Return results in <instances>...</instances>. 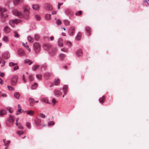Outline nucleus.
I'll return each mask as SVG.
<instances>
[{
  "label": "nucleus",
  "instance_id": "f257e3e1",
  "mask_svg": "<svg viewBox=\"0 0 149 149\" xmlns=\"http://www.w3.org/2000/svg\"><path fill=\"white\" fill-rule=\"evenodd\" d=\"M23 11L25 14L24 16L21 12H19L17 10H13V12L14 15L17 16L19 18H22L24 17L25 19H28L29 18V15L30 13L29 7L28 6H24Z\"/></svg>",
  "mask_w": 149,
  "mask_h": 149
},
{
  "label": "nucleus",
  "instance_id": "f03ea898",
  "mask_svg": "<svg viewBox=\"0 0 149 149\" xmlns=\"http://www.w3.org/2000/svg\"><path fill=\"white\" fill-rule=\"evenodd\" d=\"M33 49L36 54L38 53L40 51V46L38 43H35L33 45Z\"/></svg>",
  "mask_w": 149,
  "mask_h": 149
},
{
  "label": "nucleus",
  "instance_id": "7ed1b4c3",
  "mask_svg": "<svg viewBox=\"0 0 149 149\" xmlns=\"http://www.w3.org/2000/svg\"><path fill=\"white\" fill-rule=\"evenodd\" d=\"M6 10H7L6 8L0 7V12H1L0 15L1 18H5L8 16V15L7 13L5 14L3 13L5 12Z\"/></svg>",
  "mask_w": 149,
  "mask_h": 149
},
{
  "label": "nucleus",
  "instance_id": "20e7f679",
  "mask_svg": "<svg viewBox=\"0 0 149 149\" xmlns=\"http://www.w3.org/2000/svg\"><path fill=\"white\" fill-rule=\"evenodd\" d=\"M21 22V20L19 19L11 20L10 21L9 24L12 27H14L15 24H16L18 23Z\"/></svg>",
  "mask_w": 149,
  "mask_h": 149
},
{
  "label": "nucleus",
  "instance_id": "39448f33",
  "mask_svg": "<svg viewBox=\"0 0 149 149\" xmlns=\"http://www.w3.org/2000/svg\"><path fill=\"white\" fill-rule=\"evenodd\" d=\"M18 77L17 75H13L11 79V83L13 85L16 84L18 80Z\"/></svg>",
  "mask_w": 149,
  "mask_h": 149
},
{
  "label": "nucleus",
  "instance_id": "423d86ee",
  "mask_svg": "<svg viewBox=\"0 0 149 149\" xmlns=\"http://www.w3.org/2000/svg\"><path fill=\"white\" fill-rule=\"evenodd\" d=\"M34 122L36 126H39L41 125V120L40 119L36 118Z\"/></svg>",
  "mask_w": 149,
  "mask_h": 149
},
{
  "label": "nucleus",
  "instance_id": "0eeeda50",
  "mask_svg": "<svg viewBox=\"0 0 149 149\" xmlns=\"http://www.w3.org/2000/svg\"><path fill=\"white\" fill-rule=\"evenodd\" d=\"M45 9L48 10H51L52 9V6L48 3H47L45 4Z\"/></svg>",
  "mask_w": 149,
  "mask_h": 149
},
{
  "label": "nucleus",
  "instance_id": "6e6552de",
  "mask_svg": "<svg viewBox=\"0 0 149 149\" xmlns=\"http://www.w3.org/2000/svg\"><path fill=\"white\" fill-rule=\"evenodd\" d=\"M86 32L88 36L91 35V30L90 27L87 26L85 28Z\"/></svg>",
  "mask_w": 149,
  "mask_h": 149
},
{
  "label": "nucleus",
  "instance_id": "1a4fd4ad",
  "mask_svg": "<svg viewBox=\"0 0 149 149\" xmlns=\"http://www.w3.org/2000/svg\"><path fill=\"white\" fill-rule=\"evenodd\" d=\"M54 95L57 97L59 96L62 94L61 92L57 90H55L54 91Z\"/></svg>",
  "mask_w": 149,
  "mask_h": 149
},
{
  "label": "nucleus",
  "instance_id": "9d476101",
  "mask_svg": "<svg viewBox=\"0 0 149 149\" xmlns=\"http://www.w3.org/2000/svg\"><path fill=\"white\" fill-rule=\"evenodd\" d=\"M51 45L50 44H45L43 46V48L46 50H48L51 47Z\"/></svg>",
  "mask_w": 149,
  "mask_h": 149
},
{
  "label": "nucleus",
  "instance_id": "9b49d317",
  "mask_svg": "<svg viewBox=\"0 0 149 149\" xmlns=\"http://www.w3.org/2000/svg\"><path fill=\"white\" fill-rule=\"evenodd\" d=\"M18 53L19 55L21 56H23L24 54V50L21 49H20L18 50Z\"/></svg>",
  "mask_w": 149,
  "mask_h": 149
},
{
  "label": "nucleus",
  "instance_id": "f8f14e48",
  "mask_svg": "<svg viewBox=\"0 0 149 149\" xmlns=\"http://www.w3.org/2000/svg\"><path fill=\"white\" fill-rule=\"evenodd\" d=\"M76 53L77 55L78 56H81L83 54L82 50L81 49H79L76 52Z\"/></svg>",
  "mask_w": 149,
  "mask_h": 149
},
{
  "label": "nucleus",
  "instance_id": "ddd939ff",
  "mask_svg": "<svg viewBox=\"0 0 149 149\" xmlns=\"http://www.w3.org/2000/svg\"><path fill=\"white\" fill-rule=\"evenodd\" d=\"M24 0H14L13 3L15 6H17L19 4V2L23 3Z\"/></svg>",
  "mask_w": 149,
  "mask_h": 149
},
{
  "label": "nucleus",
  "instance_id": "4468645a",
  "mask_svg": "<svg viewBox=\"0 0 149 149\" xmlns=\"http://www.w3.org/2000/svg\"><path fill=\"white\" fill-rule=\"evenodd\" d=\"M18 109L16 113V114L17 115H18L20 113L22 112V111H22V108L19 105V104L18 105Z\"/></svg>",
  "mask_w": 149,
  "mask_h": 149
},
{
  "label": "nucleus",
  "instance_id": "2eb2a0df",
  "mask_svg": "<svg viewBox=\"0 0 149 149\" xmlns=\"http://www.w3.org/2000/svg\"><path fill=\"white\" fill-rule=\"evenodd\" d=\"M58 44L59 46L62 47L63 46V39L61 38H59L58 40Z\"/></svg>",
  "mask_w": 149,
  "mask_h": 149
},
{
  "label": "nucleus",
  "instance_id": "dca6fc26",
  "mask_svg": "<svg viewBox=\"0 0 149 149\" xmlns=\"http://www.w3.org/2000/svg\"><path fill=\"white\" fill-rule=\"evenodd\" d=\"M82 35V33L81 32H79L77 34L75 39L76 40H80Z\"/></svg>",
  "mask_w": 149,
  "mask_h": 149
},
{
  "label": "nucleus",
  "instance_id": "f3484780",
  "mask_svg": "<svg viewBox=\"0 0 149 149\" xmlns=\"http://www.w3.org/2000/svg\"><path fill=\"white\" fill-rule=\"evenodd\" d=\"M5 62V61L3 58L0 57V64H1V67H3L4 66Z\"/></svg>",
  "mask_w": 149,
  "mask_h": 149
},
{
  "label": "nucleus",
  "instance_id": "a211bd4d",
  "mask_svg": "<svg viewBox=\"0 0 149 149\" xmlns=\"http://www.w3.org/2000/svg\"><path fill=\"white\" fill-rule=\"evenodd\" d=\"M4 31L6 33H8L10 31V30L8 26H6L4 27Z\"/></svg>",
  "mask_w": 149,
  "mask_h": 149
},
{
  "label": "nucleus",
  "instance_id": "6ab92c4d",
  "mask_svg": "<svg viewBox=\"0 0 149 149\" xmlns=\"http://www.w3.org/2000/svg\"><path fill=\"white\" fill-rule=\"evenodd\" d=\"M15 120V118L11 115H10L9 117V121L12 123L14 122Z\"/></svg>",
  "mask_w": 149,
  "mask_h": 149
},
{
  "label": "nucleus",
  "instance_id": "aec40b11",
  "mask_svg": "<svg viewBox=\"0 0 149 149\" xmlns=\"http://www.w3.org/2000/svg\"><path fill=\"white\" fill-rule=\"evenodd\" d=\"M3 56L6 58H8L10 57V55L9 53L8 52H6L3 54Z\"/></svg>",
  "mask_w": 149,
  "mask_h": 149
},
{
  "label": "nucleus",
  "instance_id": "412c9836",
  "mask_svg": "<svg viewBox=\"0 0 149 149\" xmlns=\"http://www.w3.org/2000/svg\"><path fill=\"white\" fill-rule=\"evenodd\" d=\"M2 40L3 41L6 43L8 42L9 40L8 37L6 36H4Z\"/></svg>",
  "mask_w": 149,
  "mask_h": 149
},
{
  "label": "nucleus",
  "instance_id": "4be33fe9",
  "mask_svg": "<svg viewBox=\"0 0 149 149\" xmlns=\"http://www.w3.org/2000/svg\"><path fill=\"white\" fill-rule=\"evenodd\" d=\"M3 141L4 143V145L5 146H8L10 143V140L6 141L4 139L3 140Z\"/></svg>",
  "mask_w": 149,
  "mask_h": 149
},
{
  "label": "nucleus",
  "instance_id": "5701e85b",
  "mask_svg": "<svg viewBox=\"0 0 149 149\" xmlns=\"http://www.w3.org/2000/svg\"><path fill=\"white\" fill-rule=\"evenodd\" d=\"M24 63H28V65H30L32 64L33 62L32 61L28 59H26L24 60Z\"/></svg>",
  "mask_w": 149,
  "mask_h": 149
},
{
  "label": "nucleus",
  "instance_id": "b1692460",
  "mask_svg": "<svg viewBox=\"0 0 149 149\" xmlns=\"http://www.w3.org/2000/svg\"><path fill=\"white\" fill-rule=\"evenodd\" d=\"M60 81L58 79H56L54 80V83L55 85L56 86L58 85L60 83Z\"/></svg>",
  "mask_w": 149,
  "mask_h": 149
},
{
  "label": "nucleus",
  "instance_id": "393cba45",
  "mask_svg": "<svg viewBox=\"0 0 149 149\" xmlns=\"http://www.w3.org/2000/svg\"><path fill=\"white\" fill-rule=\"evenodd\" d=\"M51 15L50 14H47L45 15V19L47 20H49L51 19Z\"/></svg>",
  "mask_w": 149,
  "mask_h": 149
},
{
  "label": "nucleus",
  "instance_id": "a878e982",
  "mask_svg": "<svg viewBox=\"0 0 149 149\" xmlns=\"http://www.w3.org/2000/svg\"><path fill=\"white\" fill-rule=\"evenodd\" d=\"M27 39L28 41L31 43H33V39L30 36L27 37Z\"/></svg>",
  "mask_w": 149,
  "mask_h": 149
},
{
  "label": "nucleus",
  "instance_id": "bb28decb",
  "mask_svg": "<svg viewBox=\"0 0 149 149\" xmlns=\"http://www.w3.org/2000/svg\"><path fill=\"white\" fill-rule=\"evenodd\" d=\"M14 97L16 99H19L20 95L19 93L18 92H16L14 94Z\"/></svg>",
  "mask_w": 149,
  "mask_h": 149
},
{
  "label": "nucleus",
  "instance_id": "cd10ccee",
  "mask_svg": "<svg viewBox=\"0 0 149 149\" xmlns=\"http://www.w3.org/2000/svg\"><path fill=\"white\" fill-rule=\"evenodd\" d=\"M32 8L34 10H37L39 8V6L38 4H33Z\"/></svg>",
  "mask_w": 149,
  "mask_h": 149
},
{
  "label": "nucleus",
  "instance_id": "c85d7f7f",
  "mask_svg": "<svg viewBox=\"0 0 149 149\" xmlns=\"http://www.w3.org/2000/svg\"><path fill=\"white\" fill-rule=\"evenodd\" d=\"M65 13L67 15H69L71 14V11L69 9H67L65 11Z\"/></svg>",
  "mask_w": 149,
  "mask_h": 149
},
{
  "label": "nucleus",
  "instance_id": "c756f323",
  "mask_svg": "<svg viewBox=\"0 0 149 149\" xmlns=\"http://www.w3.org/2000/svg\"><path fill=\"white\" fill-rule=\"evenodd\" d=\"M39 66L38 65H33L32 68V70L33 71L36 70L39 67Z\"/></svg>",
  "mask_w": 149,
  "mask_h": 149
},
{
  "label": "nucleus",
  "instance_id": "7c9ffc66",
  "mask_svg": "<svg viewBox=\"0 0 149 149\" xmlns=\"http://www.w3.org/2000/svg\"><path fill=\"white\" fill-rule=\"evenodd\" d=\"M6 113V111L5 110H0V115H4Z\"/></svg>",
  "mask_w": 149,
  "mask_h": 149
},
{
  "label": "nucleus",
  "instance_id": "2f4dec72",
  "mask_svg": "<svg viewBox=\"0 0 149 149\" xmlns=\"http://www.w3.org/2000/svg\"><path fill=\"white\" fill-rule=\"evenodd\" d=\"M34 111L32 110H29L27 113V114L30 116H33V115Z\"/></svg>",
  "mask_w": 149,
  "mask_h": 149
},
{
  "label": "nucleus",
  "instance_id": "473e14b6",
  "mask_svg": "<svg viewBox=\"0 0 149 149\" xmlns=\"http://www.w3.org/2000/svg\"><path fill=\"white\" fill-rule=\"evenodd\" d=\"M65 43L66 45L68 46H70L71 45V42L68 40L65 41Z\"/></svg>",
  "mask_w": 149,
  "mask_h": 149
},
{
  "label": "nucleus",
  "instance_id": "72a5a7b5",
  "mask_svg": "<svg viewBox=\"0 0 149 149\" xmlns=\"http://www.w3.org/2000/svg\"><path fill=\"white\" fill-rule=\"evenodd\" d=\"M36 76L37 78L39 80H41L42 78V75L41 74H37Z\"/></svg>",
  "mask_w": 149,
  "mask_h": 149
},
{
  "label": "nucleus",
  "instance_id": "f704fd0d",
  "mask_svg": "<svg viewBox=\"0 0 149 149\" xmlns=\"http://www.w3.org/2000/svg\"><path fill=\"white\" fill-rule=\"evenodd\" d=\"M56 23L58 25H59L61 24L62 22L59 19H56Z\"/></svg>",
  "mask_w": 149,
  "mask_h": 149
},
{
  "label": "nucleus",
  "instance_id": "c9c22d12",
  "mask_svg": "<svg viewBox=\"0 0 149 149\" xmlns=\"http://www.w3.org/2000/svg\"><path fill=\"white\" fill-rule=\"evenodd\" d=\"M38 86L37 83H35L33 84L32 86V89H36Z\"/></svg>",
  "mask_w": 149,
  "mask_h": 149
},
{
  "label": "nucleus",
  "instance_id": "e433bc0d",
  "mask_svg": "<svg viewBox=\"0 0 149 149\" xmlns=\"http://www.w3.org/2000/svg\"><path fill=\"white\" fill-rule=\"evenodd\" d=\"M105 96H103L102 98H100L99 99V101L100 102H103L104 100Z\"/></svg>",
  "mask_w": 149,
  "mask_h": 149
},
{
  "label": "nucleus",
  "instance_id": "4c0bfd02",
  "mask_svg": "<svg viewBox=\"0 0 149 149\" xmlns=\"http://www.w3.org/2000/svg\"><path fill=\"white\" fill-rule=\"evenodd\" d=\"M59 56L61 59L62 60L65 57V55L62 54H60Z\"/></svg>",
  "mask_w": 149,
  "mask_h": 149
},
{
  "label": "nucleus",
  "instance_id": "58836bf2",
  "mask_svg": "<svg viewBox=\"0 0 149 149\" xmlns=\"http://www.w3.org/2000/svg\"><path fill=\"white\" fill-rule=\"evenodd\" d=\"M82 14V11L81 10L75 13L76 15L77 16L80 15Z\"/></svg>",
  "mask_w": 149,
  "mask_h": 149
},
{
  "label": "nucleus",
  "instance_id": "ea45409f",
  "mask_svg": "<svg viewBox=\"0 0 149 149\" xmlns=\"http://www.w3.org/2000/svg\"><path fill=\"white\" fill-rule=\"evenodd\" d=\"M26 125L28 128L30 129L31 128V124L29 123L28 122H26Z\"/></svg>",
  "mask_w": 149,
  "mask_h": 149
},
{
  "label": "nucleus",
  "instance_id": "a19ab883",
  "mask_svg": "<svg viewBox=\"0 0 149 149\" xmlns=\"http://www.w3.org/2000/svg\"><path fill=\"white\" fill-rule=\"evenodd\" d=\"M35 18L38 21L40 20L41 19L40 16L38 15H36L35 16Z\"/></svg>",
  "mask_w": 149,
  "mask_h": 149
},
{
  "label": "nucleus",
  "instance_id": "79ce46f5",
  "mask_svg": "<svg viewBox=\"0 0 149 149\" xmlns=\"http://www.w3.org/2000/svg\"><path fill=\"white\" fill-rule=\"evenodd\" d=\"M29 79L30 81H32L33 80L34 78L33 76L31 75H30L29 77Z\"/></svg>",
  "mask_w": 149,
  "mask_h": 149
},
{
  "label": "nucleus",
  "instance_id": "37998d69",
  "mask_svg": "<svg viewBox=\"0 0 149 149\" xmlns=\"http://www.w3.org/2000/svg\"><path fill=\"white\" fill-rule=\"evenodd\" d=\"M17 64L16 63H14L13 62H10L9 63V65L10 66H15Z\"/></svg>",
  "mask_w": 149,
  "mask_h": 149
},
{
  "label": "nucleus",
  "instance_id": "c03bdc74",
  "mask_svg": "<svg viewBox=\"0 0 149 149\" xmlns=\"http://www.w3.org/2000/svg\"><path fill=\"white\" fill-rule=\"evenodd\" d=\"M14 36L15 38H19V35L17 33V32H15Z\"/></svg>",
  "mask_w": 149,
  "mask_h": 149
},
{
  "label": "nucleus",
  "instance_id": "a18cd8bd",
  "mask_svg": "<svg viewBox=\"0 0 149 149\" xmlns=\"http://www.w3.org/2000/svg\"><path fill=\"white\" fill-rule=\"evenodd\" d=\"M17 134H18V135H19L20 136L21 135L23 134V132L22 131H18L17 132Z\"/></svg>",
  "mask_w": 149,
  "mask_h": 149
},
{
  "label": "nucleus",
  "instance_id": "49530a36",
  "mask_svg": "<svg viewBox=\"0 0 149 149\" xmlns=\"http://www.w3.org/2000/svg\"><path fill=\"white\" fill-rule=\"evenodd\" d=\"M54 123L53 121H51L48 123V125L49 126H50L51 125H54Z\"/></svg>",
  "mask_w": 149,
  "mask_h": 149
},
{
  "label": "nucleus",
  "instance_id": "de8ad7c7",
  "mask_svg": "<svg viewBox=\"0 0 149 149\" xmlns=\"http://www.w3.org/2000/svg\"><path fill=\"white\" fill-rule=\"evenodd\" d=\"M64 22L65 24L67 25H69L70 24V22L67 20H64Z\"/></svg>",
  "mask_w": 149,
  "mask_h": 149
},
{
  "label": "nucleus",
  "instance_id": "09e8293b",
  "mask_svg": "<svg viewBox=\"0 0 149 149\" xmlns=\"http://www.w3.org/2000/svg\"><path fill=\"white\" fill-rule=\"evenodd\" d=\"M42 101L43 102L48 103V99L47 98L45 97L43 99Z\"/></svg>",
  "mask_w": 149,
  "mask_h": 149
},
{
  "label": "nucleus",
  "instance_id": "8fccbe9b",
  "mask_svg": "<svg viewBox=\"0 0 149 149\" xmlns=\"http://www.w3.org/2000/svg\"><path fill=\"white\" fill-rule=\"evenodd\" d=\"M40 116L42 118H45L46 117L45 115L43 113H41L40 115Z\"/></svg>",
  "mask_w": 149,
  "mask_h": 149
},
{
  "label": "nucleus",
  "instance_id": "3c124183",
  "mask_svg": "<svg viewBox=\"0 0 149 149\" xmlns=\"http://www.w3.org/2000/svg\"><path fill=\"white\" fill-rule=\"evenodd\" d=\"M61 50L63 52H66L68 51V49L67 48H63L61 49Z\"/></svg>",
  "mask_w": 149,
  "mask_h": 149
},
{
  "label": "nucleus",
  "instance_id": "603ef678",
  "mask_svg": "<svg viewBox=\"0 0 149 149\" xmlns=\"http://www.w3.org/2000/svg\"><path fill=\"white\" fill-rule=\"evenodd\" d=\"M26 78L25 77V75L24 74H23L22 76V79L24 81V82L25 83H26V81L25 79Z\"/></svg>",
  "mask_w": 149,
  "mask_h": 149
},
{
  "label": "nucleus",
  "instance_id": "864d4df0",
  "mask_svg": "<svg viewBox=\"0 0 149 149\" xmlns=\"http://www.w3.org/2000/svg\"><path fill=\"white\" fill-rule=\"evenodd\" d=\"M25 48L27 49V50L29 52H30L31 51V49L29 48V46L28 45H26L25 46Z\"/></svg>",
  "mask_w": 149,
  "mask_h": 149
},
{
  "label": "nucleus",
  "instance_id": "5fc2aeb1",
  "mask_svg": "<svg viewBox=\"0 0 149 149\" xmlns=\"http://www.w3.org/2000/svg\"><path fill=\"white\" fill-rule=\"evenodd\" d=\"M8 90H14V88L12 86H8Z\"/></svg>",
  "mask_w": 149,
  "mask_h": 149
},
{
  "label": "nucleus",
  "instance_id": "6e6d98bb",
  "mask_svg": "<svg viewBox=\"0 0 149 149\" xmlns=\"http://www.w3.org/2000/svg\"><path fill=\"white\" fill-rule=\"evenodd\" d=\"M18 69H19V66H16L14 67L13 70L15 71L17 70H18Z\"/></svg>",
  "mask_w": 149,
  "mask_h": 149
},
{
  "label": "nucleus",
  "instance_id": "4d7b16f0",
  "mask_svg": "<svg viewBox=\"0 0 149 149\" xmlns=\"http://www.w3.org/2000/svg\"><path fill=\"white\" fill-rule=\"evenodd\" d=\"M52 102L54 104H55L56 102H57V101H56V100L54 98H53L52 99Z\"/></svg>",
  "mask_w": 149,
  "mask_h": 149
},
{
  "label": "nucleus",
  "instance_id": "13d9d810",
  "mask_svg": "<svg viewBox=\"0 0 149 149\" xmlns=\"http://www.w3.org/2000/svg\"><path fill=\"white\" fill-rule=\"evenodd\" d=\"M39 37L36 34L34 36V38L36 40H37L38 38Z\"/></svg>",
  "mask_w": 149,
  "mask_h": 149
},
{
  "label": "nucleus",
  "instance_id": "bf43d9fd",
  "mask_svg": "<svg viewBox=\"0 0 149 149\" xmlns=\"http://www.w3.org/2000/svg\"><path fill=\"white\" fill-rule=\"evenodd\" d=\"M5 74L3 72H0V76L1 77H3L4 76Z\"/></svg>",
  "mask_w": 149,
  "mask_h": 149
},
{
  "label": "nucleus",
  "instance_id": "052dcab7",
  "mask_svg": "<svg viewBox=\"0 0 149 149\" xmlns=\"http://www.w3.org/2000/svg\"><path fill=\"white\" fill-rule=\"evenodd\" d=\"M8 110L9 111V112L10 113H12L13 111V110L11 108H9L8 109Z\"/></svg>",
  "mask_w": 149,
  "mask_h": 149
},
{
  "label": "nucleus",
  "instance_id": "680f3d73",
  "mask_svg": "<svg viewBox=\"0 0 149 149\" xmlns=\"http://www.w3.org/2000/svg\"><path fill=\"white\" fill-rule=\"evenodd\" d=\"M1 96L3 97H6L7 96V95L6 94L3 93L1 95Z\"/></svg>",
  "mask_w": 149,
  "mask_h": 149
},
{
  "label": "nucleus",
  "instance_id": "e2e57ef3",
  "mask_svg": "<svg viewBox=\"0 0 149 149\" xmlns=\"http://www.w3.org/2000/svg\"><path fill=\"white\" fill-rule=\"evenodd\" d=\"M29 100L31 101V102H30V104L31 105V104H32V102L34 101V99L31 98H30Z\"/></svg>",
  "mask_w": 149,
  "mask_h": 149
},
{
  "label": "nucleus",
  "instance_id": "0e129e2a",
  "mask_svg": "<svg viewBox=\"0 0 149 149\" xmlns=\"http://www.w3.org/2000/svg\"><path fill=\"white\" fill-rule=\"evenodd\" d=\"M68 88V86H67L65 85L64 86L63 88V90L66 89L67 90Z\"/></svg>",
  "mask_w": 149,
  "mask_h": 149
},
{
  "label": "nucleus",
  "instance_id": "69168bd1",
  "mask_svg": "<svg viewBox=\"0 0 149 149\" xmlns=\"http://www.w3.org/2000/svg\"><path fill=\"white\" fill-rule=\"evenodd\" d=\"M3 81L0 78V84H3Z\"/></svg>",
  "mask_w": 149,
  "mask_h": 149
},
{
  "label": "nucleus",
  "instance_id": "338daca9",
  "mask_svg": "<svg viewBox=\"0 0 149 149\" xmlns=\"http://www.w3.org/2000/svg\"><path fill=\"white\" fill-rule=\"evenodd\" d=\"M56 13V11H53L52 13V15H55Z\"/></svg>",
  "mask_w": 149,
  "mask_h": 149
},
{
  "label": "nucleus",
  "instance_id": "774afa93",
  "mask_svg": "<svg viewBox=\"0 0 149 149\" xmlns=\"http://www.w3.org/2000/svg\"><path fill=\"white\" fill-rule=\"evenodd\" d=\"M3 18H2L1 19V21L2 22H4L6 21L5 20L3 19Z\"/></svg>",
  "mask_w": 149,
  "mask_h": 149
}]
</instances>
